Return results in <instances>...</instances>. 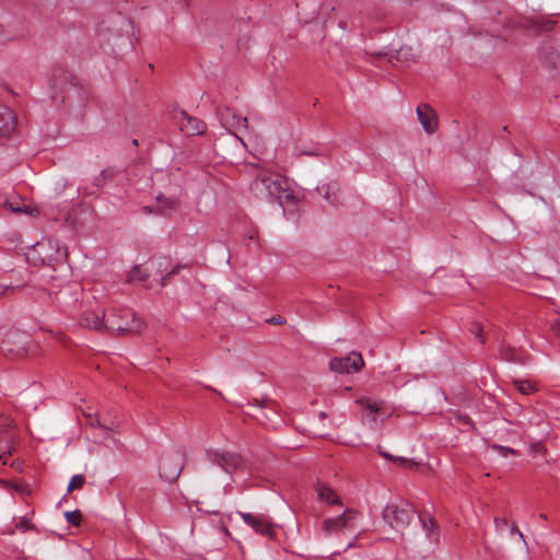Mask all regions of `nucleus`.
Returning a JSON list of instances; mask_svg holds the SVG:
<instances>
[{
  "label": "nucleus",
  "mask_w": 560,
  "mask_h": 560,
  "mask_svg": "<svg viewBox=\"0 0 560 560\" xmlns=\"http://www.w3.org/2000/svg\"><path fill=\"white\" fill-rule=\"evenodd\" d=\"M417 116L425 132L433 133L438 130V116L431 106L428 104H420L417 107Z\"/></svg>",
  "instance_id": "nucleus-14"
},
{
  "label": "nucleus",
  "mask_w": 560,
  "mask_h": 560,
  "mask_svg": "<svg viewBox=\"0 0 560 560\" xmlns=\"http://www.w3.org/2000/svg\"><path fill=\"white\" fill-rule=\"evenodd\" d=\"M416 514V509L406 500L398 499L388 502L383 510V520L393 529L400 532L405 529Z\"/></svg>",
  "instance_id": "nucleus-3"
},
{
  "label": "nucleus",
  "mask_w": 560,
  "mask_h": 560,
  "mask_svg": "<svg viewBox=\"0 0 560 560\" xmlns=\"http://www.w3.org/2000/svg\"><path fill=\"white\" fill-rule=\"evenodd\" d=\"M493 522L497 530H502L505 526H508V521L505 518L494 517Z\"/></svg>",
  "instance_id": "nucleus-31"
},
{
  "label": "nucleus",
  "mask_w": 560,
  "mask_h": 560,
  "mask_svg": "<svg viewBox=\"0 0 560 560\" xmlns=\"http://www.w3.org/2000/svg\"><path fill=\"white\" fill-rule=\"evenodd\" d=\"M355 402L359 404L362 408L369 410L372 413L378 412L382 409V407H383V402L382 401L372 399L370 397L359 398V399H357Z\"/></svg>",
  "instance_id": "nucleus-19"
},
{
  "label": "nucleus",
  "mask_w": 560,
  "mask_h": 560,
  "mask_svg": "<svg viewBox=\"0 0 560 560\" xmlns=\"http://www.w3.org/2000/svg\"><path fill=\"white\" fill-rule=\"evenodd\" d=\"M0 483L2 486H4L5 488L12 489V490H14L15 492H18L20 494L25 495V494L30 493V489H28L27 485L16 483V482H9V481H0Z\"/></svg>",
  "instance_id": "nucleus-24"
},
{
  "label": "nucleus",
  "mask_w": 560,
  "mask_h": 560,
  "mask_svg": "<svg viewBox=\"0 0 560 560\" xmlns=\"http://www.w3.org/2000/svg\"><path fill=\"white\" fill-rule=\"evenodd\" d=\"M493 450H497L503 457H506L509 454H515V451L508 446L493 445Z\"/></svg>",
  "instance_id": "nucleus-30"
},
{
  "label": "nucleus",
  "mask_w": 560,
  "mask_h": 560,
  "mask_svg": "<svg viewBox=\"0 0 560 560\" xmlns=\"http://www.w3.org/2000/svg\"><path fill=\"white\" fill-rule=\"evenodd\" d=\"M82 295V290L75 287L73 290H61L57 299L63 311L72 318L78 319L81 326L96 330L105 327L106 317L103 310L84 305L81 300Z\"/></svg>",
  "instance_id": "nucleus-1"
},
{
  "label": "nucleus",
  "mask_w": 560,
  "mask_h": 560,
  "mask_svg": "<svg viewBox=\"0 0 560 560\" xmlns=\"http://www.w3.org/2000/svg\"><path fill=\"white\" fill-rule=\"evenodd\" d=\"M85 482V478L83 475H74L68 486V492H71L74 489H80L83 487Z\"/></svg>",
  "instance_id": "nucleus-26"
},
{
  "label": "nucleus",
  "mask_w": 560,
  "mask_h": 560,
  "mask_svg": "<svg viewBox=\"0 0 560 560\" xmlns=\"http://www.w3.org/2000/svg\"><path fill=\"white\" fill-rule=\"evenodd\" d=\"M482 327L479 323H474L470 327V332L475 335L476 339H478L481 343L485 342V338L481 335Z\"/></svg>",
  "instance_id": "nucleus-28"
},
{
  "label": "nucleus",
  "mask_w": 560,
  "mask_h": 560,
  "mask_svg": "<svg viewBox=\"0 0 560 560\" xmlns=\"http://www.w3.org/2000/svg\"><path fill=\"white\" fill-rule=\"evenodd\" d=\"M335 186L334 185H322L317 187V191L323 195V197L330 203V205H337L338 198L334 194Z\"/></svg>",
  "instance_id": "nucleus-23"
},
{
  "label": "nucleus",
  "mask_w": 560,
  "mask_h": 560,
  "mask_svg": "<svg viewBox=\"0 0 560 560\" xmlns=\"http://www.w3.org/2000/svg\"><path fill=\"white\" fill-rule=\"evenodd\" d=\"M539 518H540V520L546 521V520H547V515H546L545 513H541V514L539 515Z\"/></svg>",
  "instance_id": "nucleus-38"
},
{
  "label": "nucleus",
  "mask_w": 560,
  "mask_h": 560,
  "mask_svg": "<svg viewBox=\"0 0 560 560\" xmlns=\"http://www.w3.org/2000/svg\"><path fill=\"white\" fill-rule=\"evenodd\" d=\"M250 188L257 198L264 200L277 199L281 207H283V202H292L295 199L288 179L268 168L258 171Z\"/></svg>",
  "instance_id": "nucleus-2"
},
{
  "label": "nucleus",
  "mask_w": 560,
  "mask_h": 560,
  "mask_svg": "<svg viewBox=\"0 0 560 560\" xmlns=\"http://www.w3.org/2000/svg\"><path fill=\"white\" fill-rule=\"evenodd\" d=\"M11 288L10 283L0 280V295Z\"/></svg>",
  "instance_id": "nucleus-35"
},
{
  "label": "nucleus",
  "mask_w": 560,
  "mask_h": 560,
  "mask_svg": "<svg viewBox=\"0 0 560 560\" xmlns=\"http://www.w3.org/2000/svg\"><path fill=\"white\" fill-rule=\"evenodd\" d=\"M218 117L222 127L237 138V132H240L242 129L247 130L248 128L247 118L235 114L229 107L218 109Z\"/></svg>",
  "instance_id": "nucleus-11"
},
{
  "label": "nucleus",
  "mask_w": 560,
  "mask_h": 560,
  "mask_svg": "<svg viewBox=\"0 0 560 560\" xmlns=\"http://www.w3.org/2000/svg\"><path fill=\"white\" fill-rule=\"evenodd\" d=\"M377 452L384 458L389 459L400 466L409 467V468H413L417 466V464L412 459H409L406 457H400V456L395 457V456L390 455L388 452L384 451L381 446L377 447Z\"/></svg>",
  "instance_id": "nucleus-18"
},
{
  "label": "nucleus",
  "mask_w": 560,
  "mask_h": 560,
  "mask_svg": "<svg viewBox=\"0 0 560 560\" xmlns=\"http://www.w3.org/2000/svg\"><path fill=\"white\" fill-rule=\"evenodd\" d=\"M207 458L228 474H233L243 467V459L238 454L208 450Z\"/></svg>",
  "instance_id": "nucleus-8"
},
{
  "label": "nucleus",
  "mask_w": 560,
  "mask_h": 560,
  "mask_svg": "<svg viewBox=\"0 0 560 560\" xmlns=\"http://www.w3.org/2000/svg\"><path fill=\"white\" fill-rule=\"evenodd\" d=\"M268 322L273 325H281V324L285 323V318L278 315V316L271 317L270 319H268Z\"/></svg>",
  "instance_id": "nucleus-34"
},
{
  "label": "nucleus",
  "mask_w": 560,
  "mask_h": 560,
  "mask_svg": "<svg viewBox=\"0 0 560 560\" xmlns=\"http://www.w3.org/2000/svg\"><path fill=\"white\" fill-rule=\"evenodd\" d=\"M88 417H89V418H92L90 415H89ZM90 423H91V424H94L93 419H90Z\"/></svg>",
  "instance_id": "nucleus-39"
},
{
  "label": "nucleus",
  "mask_w": 560,
  "mask_h": 560,
  "mask_svg": "<svg viewBox=\"0 0 560 560\" xmlns=\"http://www.w3.org/2000/svg\"><path fill=\"white\" fill-rule=\"evenodd\" d=\"M358 516L359 513L357 511L346 510L341 515H338L337 517L326 518L323 522L322 530L326 536L345 532L353 534L358 527Z\"/></svg>",
  "instance_id": "nucleus-5"
},
{
  "label": "nucleus",
  "mask_w": 560,
  "mask_h": 560,
  "mask_svg": "<svg viewBox=\"0 0 560 560\" xmlns=\"http://www.w3.org/2000/svg\"><path fill=\"white\" fill-rule=\"evenodd\" d=\"M179 209V201L174 197L160 195L156 197V212L162 215H171Z\"/></svg>",
  "instance_id": "nucleus-16"
},
{
  "label": "nucleus",
  "mask_w": 560,
  "mask_h": 560,
  "mask_svg": "<svg viewBox=\"0 0 560 560\" xmlns=\"http://www.w3.org/2000/svg\"><path fill=\"white\" fill-rule=\"evenodd\" d=\"M183 469V456L179 452L166 454L162 457L160 475L167 481H175Z\"/></svg>",
  "instance_id": "nucleus-10"
},
{
  "label": "nucleus",
  "mask_w": 560,
  "mask_h": 560,
  "mask_svg": "<svg viewBox=\"0 0 560 560\" xmlns=\"http://www.w3.org/2000/svg\"><path fill=\"white\" fill-rule=\"evenodd\" d=\"M15 430L11 423H0V463L7 465L14 450Z\"/></svg>",
  "instance_id": "nucleus-13"
},
{
  "label": "nucleus",
  "mask_w": 560,
  "mask_h": 560,
  "mask_svg": "<svg viewBox=\"0 0 560 560\" xmlns=\"http://www.w3.org/2000/svg\"><path fill=\"white\" fill-rule=\"evenodd\" d=\"M541 55L553 67L560 65V46L559 45L544 46L541 48Z\"/></svg>",
  "instance_id": "nucleus-17"
},
{
  "label": "nucleus",
  "mask_w": 560,
  "mask_h": 560,
  "mask_svg": "<svg viewBox=\"0 0 560 560\" xmlns=\"http://www.w3.org/2000/svg\"><path fill=\"white\" fill-rule=\"evenodd\" d=\"M551 330L556 336L560 337V318L552 322Z\"/></svg>",
  "instance_id": "nucleus-33"
},
{
  "label": "nucleus",
  "mask_w": 560,
  "mask_h": 560,
  "mask_svg": "<svg viewBox=\"0 0 560 560\" xmlns=\"http://www.w3.org/2000/svg\"><path fill=\"white\" fill-rule=\"evenodd\" d=\"M144 210L148 212H152L148 207H144Z\"/></svg>",
  "instance_id": "nucleus-40"
},
{
  "label": "nucleus",
  "mask_w": 560,
  "mask_h": 560,
  "mask_svg": "<svg viewBox=\"0 0 560 560\" xmlns=\"http://www.w3.org/2000/svg\"><path fill=\"white\" fill-rule=\"evenodd\" d=\"M148 277L149 273L144 269H142L140 266H136L129 271L127 281L130 283L143 282L148 279Z\"/></svg>",
  "instance_id": "nucleus-21"
},
{
  "label": "nucleus",
  "mask_w": 560,
  "mask_h": 560,
  "mask_svg": "<svg viewBox=\"0 0 560 560\" xmlns=\"http://www.w3.org/2000/svg\"><path fill=\"white\" fill-rule=\"evenodd\" d=\"M16 126L15 114L5 105L0 104V137L9 136Z\"/></svg>",
  "instance_id": "nucleus-15"
},
{
  "label": "nucleus",
  "mask_w": 560,
  "mask_h": 560,
  "mask_svg": "<svg viewBox=\"0 0 560 560\" xmlns=\"http://www.w3.org/2000/svg\"><path fill=\"white\" fill-rule=\"evenodd\" d=\"M505 359H506L508 361H516L515 351H514V350H511V354H506V355H505Z\"/></svg>",
  "instance_id": "nucleus-37"
},
{
  "label": "nucleus",
  "mask_w": 560,
  "mask_h": 560,
  "mask_svg": "<svg viewBox=\"0 0 560 560\" xmlns=\"http://www.w3.org/2000/svg\"><path fill=\"white\" fill-rule=\"evenodd\" d=\"M419 521L422 524L423 530L427 532L428 537L431 538L436 527L435 521L429 514L424 513L419 514Z\"/></svg>",
  "instance_id": "nucleus-22"
},
{
  "label": "nucleus",
  "mask_w": 560,
  "mask_h": 560,
  "mask_svg": "<svg viewBox=\"0 0 560 560\" xmlns=\"http://www.w3.org/2000/svg\"><path fill=\"white\" fill-rule=\"evenodd\" d=\"M33 528V525L32 523L30 522V520H27L26 517H21L16 524H15V529L24 533L26 530H30Z\"/></svg>",
  "instance_id": "nucleus-27"
},
{
  "label": "nucleus",
  "mask_w": 560,
  "mask_h": 560,
  "mask_svg": "<svg viewBox=\"0 0 560 560\" xmlns=\"http://www.w3.org/2000/svg\"><path fill=\"white\" fill-rule=\"evenodd\" d=\"M173 120L177 124L180 131L188 137L202 135L207 129V126L202 120L189 116L182 109L173 113Z\"/></svg>",
  "instance_id": "nucleus-9"
},
{
  "label": "nucleus",
  "mask_w": 560,
  "mask_h": 560,
  "mask_svg": "<svg viewBox=\"0 0 560 560\" xmlns=\"http://www.w3.org/2000/svg\"><path fill=\"white\" fill-rule=\"evenodd\" d=\"M316 491L320 501H325L329 504H335L338 502V497L330 488L326 486H318Z\"/></svg>",
  "instance_id": "nucleus-20"
},
{
  "label": "nucleus",
  "mask_w": 560,
  "mask_h": 560,
  "mask_svg": "<svg viewBox=\"0 0 560 560\" xmlns=\"http://www.w3.org/2000/svg\"><path fill=\"white\" fill-rule=\"evenodd\" d=\"M237 514L256 534L268 538L276 536V526L268 515L246 512H237Z\"/></svg>",
  "instance_id": "nucleus-7"
},
{
  "label": "nucleus",
  "mask_w": 560,
  "mask_h": 560,
  "mask_svg": "<svg viewBox=\"0 0 560 560\" xmlns=\"http://www.w3.org/2000/svg\"><path fill=\"white\" fill-rule=\"evenodd\" d=\"M363 365V359L360 353L352 352L343 358H334L329 362L331 371L337 373L358 372Z\"/></svg>",
  "instance_id": "nucleus-12"
},
{
  "label": "nucleus",
  "mask_w": 560,
  "mask_h": 560,
  "mask_svg": "<svg viewBox=\"0 0 560 560\" xmlns=\"http://www.w3.org/2000/svg\"><path fill=\"white\" fill-rule=\"evenodd\" d=\"M516 386H517V389L524 395L529 394L533 389L532 384L526 381L516 382Z\"/></svg>",
  "instance_id": "nucleus-29"
},
{
  "label": "nucleus",
  "mask_w": 560,
  "mask_h": 560,
  "mask_svg": "<svg viewBox=\"0 0 560 560\" xmlns=\"http://www.w3.org/2000/svg\"><path fill=\"white\" fill-rule=\"evenodd\" d=\"M510 533L517 534L518 537L523 540V542L526 544L525 537H524L523 533L518 529L516 524L511 525Z\"/></svg>",
  "instance_id": "nucleus-32"
},
{
  "label": "nucleus",
  "mask_w": 560,
  "mask_h": 560,
  "mask_svg": "<svg viewBox=\"0 0 560 560\" xmlns=\"http://www.w3.org/2000/svg\"><path fill=\"white\" fill-rule=\"evenodd\" d=\"M65 517L69 524L79 526L81 523L82 514L79 510L69 511L65 513Z\"/></svg>",
  "instance_id": "nucleus-25"
},
{
  "label": "nucleus",
  "mask_w": 560,
  "mask_h": 560,
  "mask_svg": "<svg viewBox=\"0 0 560 560\" xmlns=\"http://www.w3.org/2000/svg\"><path fill=\"white\" fill-rule=\"evenodd\" d=\"M142 326V322L129 308L115 311L105 320V327L117 332H139Z\"/></svg>",
  "instance_id": "nucleus-4"
},
{
  "label": "nucleus",
  "mask_w": 560,
  "mask_h": 560,
  "mask_svg": "<svg viewBox=\"0 0 560 560\" xmlns=\"http://www.w3.org/2000/svg\"><path fill=\"white\" fill-rule=\"evenodd\" d=\"M253 405L259 407V408H262V407H266L267 406V401L265 400H259V399H254L253 400Z\"/></svg>",
  "instance_id": "nucleus-36"
},
{
  "label": "nucleus",
  "mask_w": 560,
  "mask_h": 560,
  "mask_svg": "<svg viewBox=\"0 0 560 560\" xmlns=\"http://www.w3.org/2000/svg\"><path fill=\"white\" fill-rule=\"evenodd\" d=\"M31 339L25 331H10L0 341V350L5 354L23 355L28 351Z\"/></svg>",
  "instance_id": "nucleus-6"
}]
</instances>
